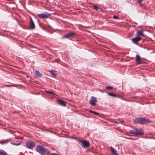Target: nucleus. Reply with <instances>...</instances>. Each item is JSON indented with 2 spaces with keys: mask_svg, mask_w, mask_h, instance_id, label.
I'll list each match as a JSON object with an SVG mask.
<instances>
[{
  "mask_svg": "<svg viewBox=\"0 0 155 155\" xmlns=\"http://www.w3.org/2000/svg\"><path fill=\"white\" fill-rule=\"evenodd\" d=\"M134 121L135 123L144 124L150 122L148 119L142 118H137L134 120Z\"/></svg>",
  "mask_w": 155,
  "mask_h": 155,
  "instance_id": "nucleus-1",
  "label": "nucleus"
},
{
  "mask_svg": "<svg viewBox=\"0 0 155 155\" xmlns=\"http://www.w3.org/2000/svg\"><path fill=\"white\" fill-rule=\"evenodd\" d=\"M130 134L136 135H141L143 134V132L140 129H136L135 130H131L129 131Z\"/></svg>",
  "mask_w": 155,
  "mask_h": 155,
  "instance_id": "nucleus-2",
  "label": "nucleus"
},
{
  "mask_svg": "<svg viewBox=\"0 0 155 155\" xmlns=\"http://www.w3.org/2000/svg\"><path fill=\"white\" fill-rule=\"evenodd\" d=\"M36 151L42 155H44L45 153L46 150L42 146L38 145L36 148Z\"/></svg>",
  "mask_w": 155,
  "mask_h": 155,
  "instance_id": "nucleus-3",
  "label": "nucleus"
},
{
  "mask_svg": "<svg viewBox=\"0 0 155 155\" xmlns=\"http://www.w3.org/2000/svg\"><path fill=\"white\" fill-rule=\"evenodd\" d=\"M78 143L83 147L87 148L89 146V142L86 140H79Z\"/></svg>",
  "mask_w": 155,
  "mask_h": 155,
  "instance_id": "nucleus-4",
  "label": "nucleus"
},
{
  "mask_svg": "<svg viewBox=\"0 0 155 155\" xmlns=\"http://www.w3.org/2000/svg\"><path fill=\"white\" fill-rule=\"evenodd\" d=\"M35 145V144L34 141H28L26 143V147L29 149H32Z\"/></svg>",
  "mask_w": 155,
  "mask_h": 155,
  "instance_id": "nucleus-5",
  "label": "nucleus"
},
{
  "mask_svg": "<svg viewBox=\"0 0 155 155\" xmlns=\"http://www.w3.org/2000/svg\"><path fill=\"white\" fill-rule=\"evenodd\" d=\"M75 35V33L74 32H71L68 33L67 34L64 35L63 37L62 38H70L74 37Z\"/></svg>",
  "mask_w": 155,
  "mask_h": 155,
  "instance_id": "nucleus-6",
  "label": "nucleus"
},
{
  "mask_svg": "<svg viewBox=\"0 0 155 155\" xmlns=\"http://www.w3.org/2000/svg\"><path fill=\"white\" fill-rule=\"evenodd\" d=\"M50 15V14L42 13L40 14H38V17L40 18H48Z\"/></svg>",
  "mask_w": 155,
  "mask_h": 155,
  "instance_id": "nucleus-7",
  "label": "nucleus"
},
{
  "mask_svg": "<svg viewBox=\"0 0 155 155\" xmlns=\"http://www.w3.org/2000/svg\"><path fill=\"white\" fill-rule=\"evenodd\" d=\"M97 101V100L96 97L94 96H92V97L91 99L90 104L93 106H95L96 104Z\"/></svg>",
  "mask_w": 155,
  "mask_h": 155,
  "instance_id": "nucleus-8",
  "label": "nucleus"
},
{
  "mask_svg": "<svg viewBox=\"0 0 155 155\" xmlns=\"http://www.w3.org/2000/svg\"><path fill=\"white\" fill-rule=\"evenodd\" d=\"M141 39L142 38H141L137 36L135 38H132L131 40L134 43L137 44L138 41H140Z\"/></svg>",
  "mask_w": 155,
  "mask_h": 155,
  "instance_id": "nucleus-9",
  "label": "nucleus"
},
{
  "mask_svg": "<svg viewBox=\"0 0 155 155\" xmlns=\"http://www.w3.org/2000/svg\"><path fill=\"white\" fill-rule=\"evenodd\" d=\"M30 29H33L35 28V25L34 22L31 18H30Z\"/></svg>",
  "mask_w": 155,
  "mask_h": 155,
  "instance_id": "nucleus-10",
  "label": "nucleus"
},
{
  "mask_svg": "<svg viewBox=\"0 0 155 155\" xmlns=\"http://www.w3.org/2000/svg\"><path fill=\"white\" fill-rule=\"evenodd\" d=\"M35 74L37 78L41 77L42 76V74L38 70H36L35 71Z\"/></svg>",
  "mask_w": 155,
  "mask_h": 155,
  "instance_id": "nucleus-11",
  "label": "nucleus"
},
{
  "mask_svg": "<svg viewBox=\"0 0 155 155\" xmlns=\"http://www.w3.org/2000/svg\"><path fill=\"white\" fill-rule=\"evenodd\" d=\"M57 101L61 105L64 106H66V102L62 100H58Z\"/></svg>",
  "mask_w": 155,
  "mask_h": 155,
  "instance_id": "nucleus-12",
  "label": "nucleus"
},
{
  "mask_svg": "<svg viewBox=\"0 0 155 155\" xmlns=\"http://www.w3.org/2000/svg\"><path fill=\"white\" fill-rule=\"evenodd\" d=\"M112 153L114 155H118L117 153L116 150H115L113 147H110Z\"/></svg>",
  "mask_w": 155,
  "mask_h": 155,
  "instance_id": "nucleus-13",
  "label": "nucleus"
},
{
  "mask_svg": "<svg viewBox=\"0 0 155 155\" xmlns=\"http://www.w3.org/2000/svg\"><path fill=\"white\" fill-rule=\"evenodd\" d=\"M141 58L137 54L136 55V61H137V63L139 64H140L141 62H140Z\"/></svg>",
  "mask_w": 155,
  "mask_h": 155,
  "instance_id": "nucleus-14",
  "label": "nucleus"
},
{
  "mask_svg": "<svg viewBox=\"0 0 155 155\" xmlns=\"http://www.w3.org/2000/svg\"><path fill=\"white\" fill-rule=\"evenodd\" d=\"M137 34L138 35L137 36L139 37V36H143V31L142 30L138 31L137 32Z\"/></svg>",
  "mask_w": 155,
  "mask_h": 155,
  "instance_id": "nucleus-15",
  "label": "nucleus"
},
{
  "mask_svg": "<svg viewBox=\"0 0 155 155\" xmlns=\"http://www.w3.org/2000/svg\"><path fill=\"white\" fill-rule=\"evenodd\" d=\"M49 72L54 76H56L57 75V72L56 71L53 70H50Z\"/></svg>",
  "mask_w": 155,
  "mask_h": 155,
  "instance_id": "nucleus-16",
  "label": "nucleus"
},
{
  "mask_svg": "<svg viewBox=\"0 0 155 155\" xmlns=\"http://www.w3.org/2000/svg\"><path fill=\"white\" fill-rule=\"evenodd\" d=\"M0 155H7V153L4 150H0Z\"/></svg>",
  "mask_w": 155,
  "mask_h": 155,
  "instance_id": "nucleus-17",
  "label": "nucleus"
},
{
  "mask_svg": "<svg viewBox=\"0 0 155 155\" xmlns=\"http://www.w3.org/2000/svg\"><path fill=\"white\" fill-rule=\"evenodd\" d=\"M8 142V141L7 140L0 141V143L2 144H4L7 143Z\"/></svg>",
  "mask_w": 155,
  "mask_h": 155,
  "instance_id": "nucleus-18",
  "label": "nucleus"
},
{
  "mask_svg": "<svg viewBox=\"0 0 155 155\" xmlns=\"http://www.w3.org/2000/svg\"><path fill=\"white\" fill-rule=\"evenodd\" d=\"M108 94L109 95L112 96L114 97H116L117 96L114 94H112L111 93H109Z\"/></svg>",
  "mask_w": 155,
  "mask_h": 155,
  "instance_id": "nucleus-19",
  "label": "nucleus"
},
{
  "mask_svg": "<svg viewBox=\"0 0 155 155\" xmlns=\"http://www.w3.org/2000/svg\"><path fill=\"white\" fill-rule=\"evenodd\" d=\"M93 7H94V8L97 11L99 10V7L96 5H94Z\"/></svg>",
  "mask_w": 155,
  "mask_h": 155,
  "instance_id": "nucleus-20",
  "label": "nucleus"
},
{
  "mask_svg": "<svg viewBox=\"0 0 155 155\" xmlns=\"http://www.w3.org/2000/svg\"><path fill=\"white\" fill-rule=\"evenodd\" d=\"M46 91L48 93H49V94H51L53 95H55V94L53 92H52V91Z\"/></svg>",
  "mask_w": 155,
  "mask_h": 155,
  "instance_id": "nucleus-21",
  "label": "nucleus"
},
{
  "mask_svg": "<svg viewBox=\"0 0 155 155\" xmlns=\"http://www.w3.org/2000/svg\"><path fill=\"white\" fill-rule=\"evenodd\" d=\"M142 0H138V2L139 3L140 6L142 5V4L141 3V2Z\"/></svg>",
  "mask_w": 155,
  "mask_h": 155,
  "instance_id": "nucleus-22",
  "label": "nucleus"
},
{
  "mask_svg": "<svg viewBox=\"0 0 155 155\" xmlns=\"http://www.w3.org/2000/svg\"><path fill=\"white\" fill-rule=\"evenodd\" d=\"M94 114H95V115H96L97 116H100V114H99V113H98V112H95V111H94Z\"/></svg>",
  "mask_w": 155,
  "mask_h": 155,
  "instance_id": "nucleus-23",
  "label": "nucleus"
},
{
  "mask_svg": "<svg viewBox=\"0 0 155 155\" xmlns=\"http://www.w3.org/2000/svg\"><path fill=\"white\" fill-rule=\"evenodd\" d=\"M12 144L18 146L20 145V143H12Z\"/></svg>",
  "mask_w": 155,
  "mask_h": 155,
  "instance_id": "nucleus-24",
  "label": "nucleus"
},
{
  "mask_svg": "<svg viewBox=\"0 0 155 155\" xmlns=\"http://www.w3.org/2000/svg\"><path fill=\"white\" fill-rule=\"evenodd\" d=\"M106 88L107 89H112L113 87H112L108 86L106 87Z\"/></svg>",
  "mask_w": 155,
  "mask_h": 155,
  "instance_id": "nucleus-25",
  "label": "nucleus"
},
{
  "mask_svg": "<svg viewBox=\"0 0 155 155\" xmlns=\"http://www.w3.org/2000/svg\"><path fill=\"white\" fill-rule=\"evenodd\" d=\"M113 18L115 19H117L118 18V17L116 15H114Z\"/></svg>",
  "mask_w": 155,
  "mask_h": 155,
  "instance_id": "nucleus-26",
  "label": "nucleus"
},
{
  "mask_svg": "<svg viewBox=\"0 0 155 155\" xmlns=\"http://www.w3.org/2000/svg\"><path fill=\"white\" fill-rule=\"evenodd\" d=\"M89 112L91 113H94V111H92V110H89Z\"/></svg>",
  "mask_w": 155,
  "mask_h": 155,
  "instance_id": "nucleus-27",
  "label": "nucleus"
},
{
  "mask_svg": "<svg viewBox=\"0 0 155 155\" xmlns=\"http://www.w3.org/2000/svg\"><path fill=\"white\" fill-rule=\"evenodd\" d=\"M51 155H59L58 154H56V153H51Z\"/></svg>",
  "mask_w": 155,
  "mask_h": 155,
  "instance_id": "nucleus-28",
  "label": "nucleus"
},
{
  "mask_svg": "<svg viewBox=\"0 0 155 155\" xmlns=\"http://www.w3.org/2000/svg\"><path fill=\"white\" fill-rule=\"evenodd\" d=\"M5 86L9 87V86H11V85H5Z\"/></svg>",
  "mask_w": 155,
  "mask_h": 155,
  "instance_id": "nucleus-29",
  "label": "nucleus"
}]
</instances>
